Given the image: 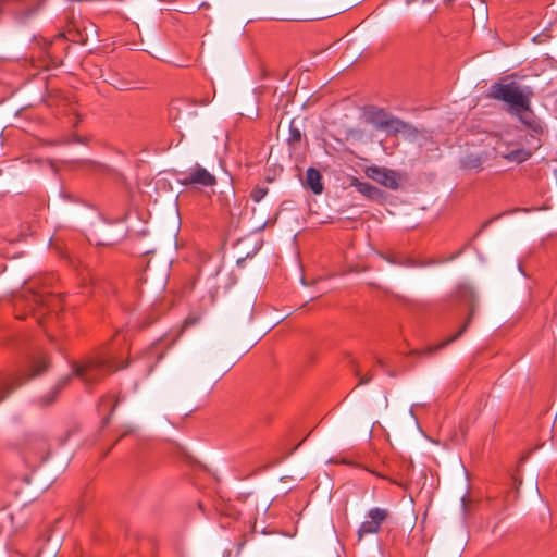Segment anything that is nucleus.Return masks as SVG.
Segmentation results:
<instances>
[{"instance_id":"2eb2a0df","label":"nucleus","mask_w":557,"mask_h":557,"mask_svg":"<svg viewBox=\"0 0 557 557\" xmlns=\"http://www.w3.org/2000/svg\"><path fill=\"white\" fill-rule=\"evenodd\" d=\"M267 193L268 188L258 186L253 188L250 196L255 202H260L265 197Z\"/></svg>"},{"instance_id":"9d476101","label":"nucleus","mask_w":557,"mask_h":557,"mask_svg":"<svg viewBox=\"0 0 557 557\" xmlns=\"http://www.w3.org/2000/svg\"><path fill=\"white\" fill-rule=\"evenodd\" d=\"M350 186H354L358 193L366 196L367 198L375 199L380 196V190L375 186L367 182H361L357 177L351 178Z\"/></svg>"},{"instance_id":"1a4fd4ad","label":"nucleus","mask_w":557,"mask_h":557,"mask_svg":"<svg viewBox=\"0 0 557 557\" xmlns=\"http://www.w3.org/2000/svg\"><path fill=\"white\" fill-rule=\"evenodd\" d=\"M475 304L473 302L471 305V309H470V313H469V317L467 319V321L465 322V324L462 325V327L453 336H450L448 339L440 343L438 345H435V346H430L428 349H426V352L431 354V352H434V351H437L438 349L445 347L446 345H448L449 343H453L455 342L457 338H459L462 333L468 329L470 322H471V319L472 317L474 315V312H475Z\"/></svg>"},{"instance_id":"0eeeda50","label":"nucleus","mask_w":557,"mask_h":557,"mask_svg":"<svg viewBox=\"0 0 557 557\" xmlns=\"http://www.w3.org/2000/svg\"><path fill=\"white\" fill-rule=\"evenodd\" d=\"M366 174L369 178L389 189H397L399 187L400 177L398 173L393 170L379 166H369L366 170Z\"/></svg>"},{"instance_id":"dca6fc26","label":"nucleus","mask_w":557,"mask_h":557,"mask_svg":"<svg viewBox=\"0 0 557 557\" xmlns=\"http://www.w3.org/2000/svg\"><path fill=\"white\" fill-rule=\"evenodd\" d=\"M48 366V361L45 357H41L34 364V373L33 376L39 375Z\"/></svg>"},{"instance_id":"6ab92c4d","label":"nucleus","mask_w":557,"mask_h":557,"mask_svg":"<svg viewBox=\"0 0 557 557\" xmlns=\"http://www.w3.org/2000/svg\"><path fill=\"white\" fill-rule=\"evenodd\" d=\"M372 376L370 374L360 376L359 384H367L370 382Z\"/></svg>"},{"instance_id":"f8f14e48","label":"nucleus","mask_w":557,"mask_h":557,"mask_svg":"<svg viewBox=\"0 0 557 557\" xmlns=\"http://www.w3.org/2000/svg\"><path fill=\"white\" fill-rule=\"evenodd\" d=\"M70 380H71V376L61 379L55 384V386H53L51 388V391L44 397V405H50L51 403H53L54 399L57 398L59 392L61 391V388H63L69 383Z\"/></svg>"},{"instance_id":"a211bd4d","label":"nucleus","mask_w":557,"mask_h":557,"mask_svg":"<svg viewBox=\"0 0 557 557\" xmlns=\"http://www.w3.org/2000/svg\"><path fill=\"white\" fill-rule=\"evenodd\" d=\"M289 139L293 141H299L301 139V133L298 128H290Z\"/></svg>"},{"instance_id":"20e7f679","label":"nucleus","mask_w":557,"mask_h":557,"mask_svg":"<svg viewBox=\"0 0 557 557\" xmlns=\"http://www.w3.org/2000/svg\"><path fill=\"white\" fill-rule=\"evenodd\" d=\"M388 510L385 508L374 507L367 511L364 521L357 531L358 541L370 534H377L382 524L388 518Z\"/></svg>"},{"instance_id":"f257e3e1","label":"nucleus","mask_w":557,"mask_h":557,"mask_svg":"<svg viewBox=\"0 0 557 557\" xmlns=\"http://www.w3.org/2000/svg\"><path fill=\"white\" fill-rule=\"evenodd\" d=\"M126 364L115 366L114 356L107 350L86 357L79 363L73 364V375L86 385L97 384L109 374L125 368Z\"/></svg>"},{"instance_id":"423d86ee","label":"nucleus","mask_w":557,"mask_h":557,"mask_svg":"<svg viewBox=\"0 0 557 557\" xmlns=\"http://www.w3.org/2000/svg\"><path fill=\"white\" fill-rule=\"evenodd\" d=\"M510 114L516 116L525 126L530 136L537 138L544 133V126L541 120L535 116L530 106H527V108H520Z\"/></svg>"},{"instance_id":"aec40b11","label":"nucleus","mask_w":557,"mask_h":557,"mask_svg":"<svg viewBox=\"0 0 557 557\" xmlns=\"http://www.w3.org/2000/svg\"><path fill=\"white\" fill-rule=\"evenodd\" d=\"M109 401H110V397H109V396H108V397L102 398V399H101V401H100V407H101V409H103V410H104V409L107 408V406L109 405Z\"/></svg>"},{"instance_id":"ddd939ff","label":"nucleus","mask_w":557,"mask_h":557,"mask_svg":"<svg viewBox=\"0 0 557 557\" xmlns=\"http://www.w3.org/2000/svg\"><path fill=\"white\" fill-rule=\"evenodd\" d=\"M377 127L382 129H397V125L399 124L398 120L389 119L385 114H382V117H379L375 121Z\"/></svg>"},{"instance_id":"39448f33","label":"nucleus","mask_w":557,"mask_h":557,"mask_svg":"<svg viewBox=\"0 0 557 557\" xmlns=\"http://www.w3.org/2000/svg\"><path fill=\"white\" fill-rule=\"evenodd\" d=\"M181 183L183 185L208 187L214 186L216 184V178L205 168L197 164L184 174V176L181 178Z\"/></svg>"},{"instance_id":"4468645a","label":"nucleus","mask_w":557,"mask_h":557,"mask_svg":"<svg viewBox=\"0 0 557 557\" xmlns=\"http://www.w3.org/2000/svg\"><path fill=\"white\" fill-rule=\"evenodd\" d=\"M184 106H185V103L182 100H175L170 104L169 116L173 122L181 119V111H182V107H184Z\"/></svg>"},{"instance_id":"4be33fe9","label":"nucleus","mask_w":557,"mask_h":557,"mask_svg":"<svg viewBox=\"0 0 557 557\" xmlns=\"http://www.w3.org/2000/svg\"><path fill=\"white\" fill-rule=\"evenodd\" d=\"M376 475H377L379 478H381V479H385V476H384V475H381V474H376Z\"/></svg>"},{"instance_id":"412c9836","label":"nucleus","mask_w":557,"mask_h":557,"mask_svg":"<svg viewBox=\"0 0 557 557\" xmlns=\"http://www.w3.org/2000/svg\"><path fill=\"white\" fill-rule=\"evenodd\" d=\"M116 405H117V400H115L114 404L112 405V407L110 408V413H112L115 410Z\"/></svg>"},{"instance_id":"f3484780","label":"nucleus","mask_w":557,"mask_h":557,"mask_svg":"<svg viewBox=\"0 0 557 557\" xmlns=\"http://www.w3.org/2000/svg\"><path fill=\"white\" fill-rule=\"evenodd\" d=\"M23 383H17L15 386L5 385L4 392H0V401L4 399L10 393H12L17 386L22 385Z\"/></svg>"},{"instance_id":"9b49d317","label":"nucleus","mask_w":557,"mask_h":557,"mask_svg":"<svg viewBox=\"0 0 557 557\" xmlns=\"http://www.w3.org/2000/svg\"><path fill=\"white\" fill-rule=\"evenodd\" d=\"M531 157V152L525 149H513L508 153L503 154V158L510 161L521 163Z\"/></svg>"},{"instance_id":"7ed1b4c3","label":"nucleus","mask_w":557,"mask_h":557,"mask_svg":"<svg viewBox=\"0 0 557 557\" xmlns=\"http://www.w3.org/2000/svg\"><path fill=\"white\" fill-rule=\"evenodd\" d=\"M53 301H55V298L50 295L25 289L15 298V307H27L41 324L44 309L50 307Z\"/></svg>"},{"instance_id":"6e6552de","label":"nucleus","mask_w":557,"mask_h":557,"mask_svg":"<svg viewBox=\"0 0 557 557\" xmlns=\"http://www.w3.org/2000/svg\"><path fill=\"white\" fill-rule=\"evenodd\" d=\"M305 186L315 195L323 193L324 187L322 183V175L317 169H307Z\"/></svg>"},{"instance_id":"f03ea898","label":"nucleus","mask_w":557,"mask_h":557,"mask_svg":"<svg viewBox=\"0 0 557 557\" xmlns=\"http://www.w3.org/2000/svg\"><path fill=\"white\" fill-rule=\"evenodd\" d=\"M532 91L509 77L502 78L490 87V97L509 106V113L531 106Z\"/></svg>"}]
</instances>
